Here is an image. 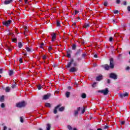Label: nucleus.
<instances>
[{
    "instance_id": "obj_57",
    "label": "nucleus",
    "mask_w": 130,
    "mask_h": 130,
    "mask_svg": "<svg viewBox=\"0 0 130 130\" xmlns=\"http://www.w3.org/2000/svg\"><path fill=\"white\" fill-rule=\"evenodd\" d=\"M129 70H130L129 67H128V66L126 68V71H129Z\"/></svg>"
},
{
    "instance_id": "obj_61",
    "label": "nucleus",
    "mask_w": 130,
    "mask_h": 130,
    "mask_svg": "<svg viewBox=\"0 0 130 130\" xmlns=\"http://www.w3.org/2000/svg\"><path fill=\"white\" fill-rule=\"evenodd\" d=\"M22 53H23V54H24V55L25 56H27V53H25V52H23Z\"/></svg>"
},
{
    "instance_id": "obj_43",
    "label": "nucleus",
    "mask_w": 130,
    "mask_h": 130,
    "mask_svg": "<svg viewBox=\"0 0 130 130\" xmlns=\"http://www.w3.org/2000/svg\"><path fill=\"white\" fill-rule=\"evenodd\" d=\"M1 107H2V108H5V107H6V106L5 105V104L4 103H2V104H1Z\"/></svg>"
},
{
    "instance_id": "obj_31",
    "label": "nucleus",
    "mask_w": 130,
    "mask_h": 130,
    "mask_svg": "<svg viewBox=\"0 0 130 130\" xmlns=\"http://www.w3.org/2000/svg\"><path fill=\"white\" fill-rule=\"evenodd\" d=\"M113 13L115 15H117V14H119V11H118V10H113Z\"/></svg>"
},
{
    "instance_id": "obj_55",
    "label": "nucleus",
    "mask_w": 130,
    "mask_h": 130,
    "mask_svg": "<svg viewBox=\"0 0 130 130\" xmlns=\"http://www.w3.org/2000/svg\"><path fill=\"white\" fill-rule=\"evenodd\" d=\"M43 59H46V56L45 55L43 56Z\"/></svg>"
},
{
    "instance_id": "obj_9",
    "label": "nucleus",
    "mask_w": 130,
    "mask_h": 130,
    "mask_svg": "<svg viewBox=\"0 0 130 130\" xmlns=\"http://www.w3.org/2000/svg\"><path fill=\"white\" fill-rule=\"evenodd\" d=\"M61 106V105L59 104L54 108V111H53V113L54 114H56V113H57V109H58L59 107H60Z\"/></svg>"
},
{
    "instance_id": "obj_10",
    "label": "nucleus",
    "mask_w": 130,
    "mask_h": 130,
    "mask_svg": "<svg viewBox=\"0 0 130 130\" xmlns=\"http://www.w3.org/2000/svg\"><path fill=\"white\" fill-rule=\"evenodd\" d=\"M74 59L72 58L71 59L70 62L67 63V65L66 66V68H71V67H72V64L73 63V62H74Z\"/></svg>"
},
{
    "instance_id": "obj_17",
    "label": "nucleus",
    "mask_w": 130,
    "mask_h": 130,
    "mask_svg": "<svg viewBox=\"0 0 130 130\" xmlns=\"http://www.w3.org/2000/svg\"><path fill=\"white\" fill-rule=\"evenodd\" d=\"M56 39V34H53V35L52 36V41L53 42Z\"/></svg>"
},
{
    "instance_id": "obj_49",
    "label": "nucleus",
    "mask_w": 130,
    "mask_h": 130,
    "mask_svg": "<svg viewBox=\"0 0 130 130\" xmlns=\"http://www.w3.org/2000/svg\"><path fill=\"white\" fill-rule=\"evenodd\" d=\"M112 40H113V38L112 37H110L109 41L112 42Z\"/></svg>"
},
{
    "instance_id": "obj_48",
    "label": "nucleus",
    "mask_w": 130,
    "mask_h": 130,
    "mask_svg": "<svg viewBox=\"0 0 130 130\" xmlns=\"http://www.w3.org/2000/svg\"><path fill=\"white\" fill-rule=\"evenodd\" d=\"M79 13H80V11L75 10V15L76 16V15H77V14H79Z\"/></svg>"
},
{
    "instance_id": "obj_8",
    "label": "nucleus",
    "mask_w": 130,
    "mask_h": 130,
    "mask_svg": "<svg viewBox=\"0 0 130 130\" xmlns=\"http://www.w3.org/2000/svg\"><path fill=\"white\" fill-rule=\"evenodd\" d=\"M51 96V93H48L46 95H44L43 97V100H47V99H49V98Z\"/></svg>"
},
{
    "instance_id": "obj_16",
    "label": "nucleus",
    "mask_w": 130,
    "mask_h": 130,
    "mask_svg": "<svg viewBox=\"0 0 130 130\" xmlns=\"http://www.w3.org/2000/svg\"><path fill=\"white\" fill-rule=\"evenodd\" d=\"M102 79H103L102 75H100V76L96 77V81H101V80H102Z\"/></svg>"
},
{
    "instance_id": "obj_21",
    "label": "nucleus",
    "mask_w": 130,
    "mask_h": 130,
    "mask_svg": "<svg viewBox=\"0 0 130 130\" xmlns=\"http://www.w3.org/2000/svg\"><path fill=\"white\" fill-rule=\"evenodd\" d=\"M75 60H76V61L77 62H80V61H81V60H82V58L80 57H77L76 59Z\"/></svg>"
},
{
    "instance_id": "obj_50",
    "label": "nucleus",
    "mask_w": 130,
    "mask_h": 130,
    "mask_svg": "<svg viewBox=\"0 0 130 130\" xmlns=\"http://www.w3.org/2000/svg\"><path fill=\"white\" fill-rule=\"evenodd\" d=\"M19 62H20V63H23V58H21L19 59Z\"/></svg>"
},
{
    "instance_id": "obj_7",
    "label": "nucleus",
    "mask_w": 130,
    "mask_h": 130,
    "mask_svg": "<svg viewBox=\"0 0 130 130\" xmlns=\"http://www.w3.org/2000/svg\"><path fill=\"white\" fill-rule=\"evenodd\" d=\"M78 69L77 67H72L70 70V73H76L77 71H78Z\"/></svg>"
},
{
    "instance_id": "obj_2",
    "label": "nucleus",
    "mask_w": 130,
    "mask_h": 130,
    "mask_svg": "<svg viewBox=\"0 0 130 130\" xmlns=\"http://www.w3.org/2000/svg\"><path fill=\"white\" fill-rule=\"evenodd\" d=\"M26 105H27V103H26L24 101L16 104V107H18V108H22L23 107H25Z\"/></svg>"
},
{
    "instance_id": "obj_60",
    "label": "nucleus",
    "mask_w": 130,
    "mask_h": 130,
    "mask_svg": "<svg viewBox=\"0 0 130 130\" xmlns=\"http://www.w3.org/2000/svg\"><path fill=\"white\" fill-rule=\"evenodd\" d=\"M123 5H124V6H126V1H124L123 2Z\"/></svg>"
},
{
    "instance_id": "obj_25",
    "label": "nucleus",
    "mask_w": 130,
    "mask_h": 130,
    "mask_svg": "<svg viewBox=\"0 0 130 130\" xmlns=\"http://www.w3.org/2000/svg\"><path fill=\"white\" fill-rule=\"evenodd\" d=\"M14 74V71L13 70H10L9 75L11 77V76H13V74Z\"/></svg>"
},
{
    "instance_id": "obj_11",
    "label": "nucleus",
    "mask_w": 130,
    "mask_h": 130,
    "mask_svg": "<svg viewBox=\"0 0 130 130\" xmlns=\"http://www.w3.org/2000/svg\"><path fill=\"white\" fill-rule=\"evenodd\" d=\"M120 98H123V97H127L128 96V93L125 92V93H121L119 94Z\"/></svg>"
},
{
    "instance_id": "obj_19",
    "label": "nucleus",
    "mask_w": 130,
    "mask_h": 130,
    "mask_svg": "<svg viewBox=\"0 0 130 130\" xmlns=\"http://www.w3.org/2000/svg\"><path fill=\"white\" fill-rule=\"evenodd\" d=\"M5 91L7 93H9L11 91V87L7 86L6 87Z\"/></svg>"
},
{
    "instance_id": "obj_32",
    "label": "nucleus",
    "mask_w": 130,
    "mask_h": 130,
    "mask_svg": "<svg viewBox=\"0 0 130 130\" xmlns=\"http://www.w3.org/2000/svg\"><path fill=\"white\" fill-rule=\"evenodd\" d=\"M23 28L25 30L24 32H28V31H29V29H28V27L27 26H24Z\"/></svg>"
},
{
    "instance_id": "obj_27",
    "label": "nucleus",
    "mask_w": 130,
    "mask_h": 130,
    "mask_svg": "<svg viewBox=\"0 0 130 130\" xmlns=\"http://www.w3.org/2000/svg\"><path fill=\"white\" fill-rule=\"evenodd\" d=\"M18 47L19 48H22L23 47V44H22V42L18 43Z\"/></svg>"
},
{
    "instance_id": "obj_38",
    "label": "nucleus",
    "mask_w": 130,
    "mask_h": 130,
    "mask_svg": "<svg viewBox=\"0 0 130 130\" xmlns=\"http://www.w3.org/2000/svg\"><path fill=\"white\" fill-rule=\"evenodd\" d=\"M85 111H86V109L84 108V107H83V109L82 111V114H84L85 113Z\"/></svg>"
},
{
    "instance_id": "obj_24",
    "label": "nucleus",
    "mask_w": 130,
    "mask_h": 130,
    "mask_svg": "<svg viewBox=\"0 0 130 130\" xmlns=\"http://www.w3.org/2000/svg\"><path fill=\"white\" fill-rule=\"evenodd\" d=\"M51 128V125H50L49 123L47 124V130H50Z\"/></svg>"
},
{
    "instance_id": "obj_41",
    "label": "nucleus",
    "mask_w": 130,
    "mask_h": 130,
    "mask_svg": "<svg viewBox=\"0 0 130 130\" xmlns=\"http://www.w3.org/2000/svg\"><path fill=\"white\" fill-rule=\"evenodd\" d=\"M108 128H109V126L108 125H105L104 127V129H108Z\"/></svg>"
},
{
    "instance_id": "obj_51",
    "label": "nucleus",
    "mask_w": 130,
    "mask_h": 130,
    "mask_svg": "<svg viewBox=\"0 0 130 130\" xmlns=\"http://www.w3.org/2000/svg\"><path fill=\"white\" fill-rule=\"evenodd\" d=\"M116 4H118V5L120 4V0H116Z\"/></svg>"
},
{
    "instance_id": "obj_13",
    "label": "nucleus",
    "mask_w": 130,
    "mask_h": 130,
    "mask_svg": "<svg viewBox=\"0 0 130 130\" xmlns=\"http://www.w3.org/2000/svg\"><path fill=\"white\" fill-rule=\"evenodd\" d=\"M81 110V107H78L77 110L74 111V115L76 116V115H78L79 114V111Z\"/></svg>"
},
{
    "instance_id": "obj_35",
    "label": "nucleus",
    "mask_w": 130,
    "mask_h": 130,
    "mask_svg": "<svg viewBox=\"0 0 130 130\" xmlns=\"http://www.w3.org/2000/svg\"><path fill=\"white\" fill-rule=\"evenodd\" d=\"M67 127L68 128L69 130H72L73 129V127H72V126L70 125H68L67 126Z\"/></svg>"
},
{
    "instance_id": "obj_59",
    "label": "nucleus",
    "mask_w": 130,
    "mask_h": 130,
    "mask_svg": "<svg viewBox=\"0 0 130 130\" xmlns=\"http://www.w3.org/2000/svg\"><path fill=\"white\" fill-rule=\"evenodd\" d=\"M0 74H3V69H0Z\"/></svg>"
},
{
    "instance_id": "obj_18",
    "label": "nucleus",
    "mask_w": 130,
    "mask_h": 130,
    "mask_svg": "<svg viewBox=\"0 0 130 130\" xmlns=\"http://www.w3.org/2000/svg\"><path fill=\"white\" fill-rule=\"evenodd\" d=\"M72 50H76L77 49V45L76 44H73L72 46Z\"/></svg>"
},
{
    "instance_id": "obj_5",
    "label": "nucleus",
    "mask_w": 130,
    "mask_h": 130,
    "mask_svg": "<svg viewBox=\"0 0 130 130\" xmlns=\"http://www.w3.org/2000/svg\"><path fill=\"white\" fill-rule=\"evenodd\" d=\"M109 78L113 79V80H117V75L115 73H112L109 75Z\"/></svg>"
},
{
    "instance_id": "obj_6",
    "label": "nucleus",
    "mask_w": 130,
    "mask_h": 130,
    "mask_svg": "<svg viewBox=\"0 0 130 130\" xmlns=\"http://www.w3.org/2000/svg\"><path fill=\"white\" fill-rule=\"evenodd\" d=\"M12 23L11 20H9L6 21H3V24L4 26H6V27H9L11 25V23Z\"/></svg>"
},
{
    "instance_id": "obj_54",
    "label": "nucleus",
    "mask_w": 130,
    "mask_h": 130,
    "mask_svg": "<svg viewBox=\"0 0 130 130\" xmlns=\"http://www.w3.org/2000/svg\"><path fill=\"white\" fill-rule=\"evenodd\" d=\"M94 57L95 58H97V57H98V55H97V54H95L94 55Z\"/></svg>"
},
{
    "instance_id": "obj_23",
    "label": "nucleus",
    "mask_w": 130,
    "mask_h": 130,
    "mask_svg": "<svg viewBox=\"0 0 130 130\" xmlns=\"http://www.w3.org/2000/svg\"><path fill=\"white\" fill-rule=\"evenodd\" d=\"M58 111L62 112L63 110H64V107H61L58 108Z\"/></svg>"
},
{
    "instance_id": "obj_36",
    "label": "nucleus",
    "mask_w": 130,
    "mask_h": 130,
    "mask_svg": "<svg viewBox=\"0 0 130 130\" xmlns=\"http://www.w3.org/2000/svg\"><path fill=\"white\" fill-rule=\"evenodd\" d=\"M43 46H44V43H41L40 46V48L43 49Z\"/></svg>"
},
{
    "instance_id": "obj_62",
    "label": "nucleus",
    "mask_w": 130,
    "mask_h": 130,
    "mask_svg": "<svg viewBox=\"0 0 130 130\" xmlns=\"http://www.w3.org/2000/svg\"><path fill=\"white\" fill-rule=\"evenodd\" d=\"M8 51H9V52H11V51H12V49L11 48H8Z\"/></svg>"
},
{
    "instance_id": "obj_12",
    "label": "nucleus",
    "mask_w": 130,
    "mask_h": 130,
    "mask_svg": "<svg viewBox=\"0 0 130 130\" xmlns=\"http://www.w3.org/2000/svg\"><path fill=\"white\" fill-rule=\"evenodd\" d=\"M13 0H6L4 1V5H10L13 3Z\"/></svg>"
},
{
    "instance_id": "obj_44",
    "label": "nucleus",
    "mask_w": 130,
    "mask_h": 130,
    "mask_svg": "<svg viewBox=\"0 0 130 130\" xmlns=\"http://www.w3.org/2000/svg\"><path fill=\"white\" fill-rule=\"evenodd\" d=\"M67 52V53H73V51H72V50H68Z\"/></svg>"
},
{
    "instance_id": "obj_42",
    "label": "nucleus",
    "mask_w": 130,
    "mask_h": 130,
    "mask_svg": "<svg viewBox=\"0 0 130 130\" xmlns=\"http://www.w3.org/2000/svg\"><path fill=\"white\" fill-rule=\"evenodd\" d=\"M67 57H69V58H71V57H72V55L70 53H67Z\"/></svg>"
},
{
    "instance_id": "obj_29",
    "label": "nucleus",
    "mask_w": 130,
    "mask_h": 130,
    "mask_svg": "<svg viewBox=\"0 0 130 130\" xmlns=\"http://www.w3.org/2000/svg\"><path fill=\"white\" fill-rule=\"evenodd\" d=\"M11 87L12 88V89H15V88H17V83H16V82H15V84H13L12 85Z\"/></svg>"
},
{
    "instance_id": "obj_47",
    "label": "nucleus",
    "mask_w": 130,
    "mask_h": 130,
    "mask_svg": "<svg viewBox=\"0 0 130 130\" xmlns=\"http://www.w3.org/2000/svg\"><path fill=\"white\" fill-rule=\"evenodd\" d=\"M82 57H86L87 56V54L86 53H83L82 54Z\"/></svg>"
},
{
    "instance_id": "obj_22",
    "label": "nucleus",
    "mask_w": 130,
    "mask_h": 130,
    "mask_svg": "<svg viewBox=\"0 0 130 130\" xmlns=\"http://www.w3.org/2000/svg\"><path fill=\"white\" fill-rule=\"evenodd\" d=\"M45 106L46 107L50 108V107H51V105L50 104V103H46L45 104Z\"/></svg>"
},
{
    "instance_id": "obj_28",
    "label": "nucleus",
    "mask_w": 130,
    "mask_h": 130,
    "mask_svg": "<svg viewBox=\"0 0 130 130\" xmlns=\"http://www.w3.org/2000/svg\"><path fill=\"white\" fill-rule=\"evenodd\" d=\"M70 95H71V92L69 91L66 92V96L67 98H69V97H70Z\"/></svg>"
},
{
    "instance_id": "obj_37",
    "label": "nucleus",
    "mask_w": 130,
    "mask_h": 130,
    "mask_svg": "<svg viewBox=\"0 0 130 130\" xmlns=\"http://www.w3.org/2000/svg\"><path fill=\"white\" fill-rule=\"evenodd\" d=\"M108 5V2H107V1H106L104 3V6H105V7H107Z\"/></svg>"
},
{
    "instance_id": "obj_1",
    "label": "nucleus",
    "mask_w": 130,
    "mask_h": 130,
    "mask_svg": "<svg viewBox=\"0 0 130 130\" xmlns=\"http://www.w3.org/2000/svg\"><path fill=\"white\" fill-rule=\"evenodd\" d=\"M103 68L105 71H109V69H114V60L113 58L110 59V66L108 64H105L103 66Z\"/></svg>"
},
{
    "instance_id": "obj_56",
    "label": "nucleus",
    "mask_w": 130,
    "mask_h": 130,
    "mask_svg": "<svg viewBox=\"0 0 130 130\" xmlns=\"http://www.w3.org/2000/svg\"><path fill=\"white\" fill-rule=\"evenodd\" d=\"M7 129H8V127L6 126H4L3 130H7Z\"/></svg>"
},
{
    "instance_id": "obj_14",
    "label": "nucleus",
    "mask_w": 130,
    "mask_h": 130,
    "mask_svg": "<svg viewBox=\"0 0 130 130\" xmlns=\"http://www.w3.org/2000/svg\"><path fill=\"white\" fill-rule=\"evenodd\" d=\"M90 27V22L85 23L83 25V28H85L86 29H88Z\"/></svg>"
},
{
    "instance_id": "obj_4",
    "label": "nucleus",
    "mask_w": 130,
    "mask_h": 130,
    "mask_svg": "<svg viewBox=\"0 0 130 130\" xmlns=\"http://www.w3.org/2000/svg\"><path fill=\"white\" fill-rule=\"evenodd\" d=\"M81 54H83V50L81 49H77L75 53L74 54L75 56H80Z\"/></svg>"
},
{
    "instance_id": "obj_58",
    "label": "nucleus",
    "mask_w": 130,
    "mask_h": 130,
    "mask_svg": "<svg viewBox=\"0 0 130 130\" xmlns=\"http://www.w3.org/2000/svg\"><path fill=\"white\" fill-rule=\"evenodd\" d=\"M52 49V47L51 46H50L49 48H48V50L49 51H50Z\"/></svg>"
},
{
    "instance_id": "obj_46",
    "label": "nucleus",
    "mask_w": 130,
    "mask_h": 130,
    "mask_svg": "<svg viewBox=\"0 0 130 130\" xmlns=\"http://www.w3.org/2000/svg\"><path fill=\"white\" fill-rule=\"evenodd\" d=\"M107 84H110V83H111L110 79H107Z\"/></svg>"
},
{
    "instance_id": "obj_52",
    "label": "nucleus",
    "mask_w": 130,
    "mask_h": 130,
    "mask_svg": "<svg viewBox=\"0 0 130 130\" xmlns=\"http://www.w3.org/2000/svg\"><path fill=\"white\" fill-rule=\"evenodd\" d=\"M124 123H125V121H121V124L123 125V124H124Z\"/></svg>"
},
{
    "instance_id": "obj_34",
    "label": "nucleus",
    "mask_w": 130,
    "mask_h": 130,
    "mask_svg": "<svg viewBox=\"0 0 130 130\" xmlns=\"http://www.w3.org/2000/svg\"><path fill=\"white\" fill-rule=\"evenodd\" d=\"M12 41L13 42H15V43H17V38L12 39Z\"/></svg>"
},
{
    "instance_id": "obj_20",
    "label": "nucleus",
    "mask_w": 130,
    "mask_h": 130,
    "mask_svg": "<svg viewBox=\"0 0 130 130\" xmlns=\"http://www.w3.org/2000/svg\"><path fill=\"white\" fill-rule=\"evenodd\" d=\"M5 100V95H2L0 96V102H4Z\"/></svg>"
},
{
    "instance_id": "obj_33",
    "label": "nucleus",
    "mask_w": 130,
    "mask_h": 130,
    "mask_svg": "<svg viewBox=\"0 0 130 130\" xmlns=\"http://www.w3.org/2000/svg\"><path fill=\"white\" fill-rule=\"evenodd\" d=\"M37 88L39 90H41V89H42V86H41V85L39 84L37 86Z\"/></svg>"
},
{
    "instance_id": "obj_64",
    "label": "nucleus",
    "mask_w": 130,
    "mask_h": 130,
    "mask_svg": "<svg viewBox=\"0 0 130 130\" xmlns=\"http://www.w3.org/2000/svg\"><path fill=\"white\" fill-rule=\"evenodd\" d=\"M68 88L69 89V90H71V89H72V87L68 86Z\"/></svg>"
},
{
    "instance_id": "obj_15",
    "label": "nucleus",
    "mask_w": 130,
    "mask_h": 130,
    "mask_svg": "<svg viewBox=\"0 0 130 130\" xmlns=\"http://www.w3.org/2000/svg\"><path fill=\"white\" fill-rule=\"evenodd\" d=\"M25 49H26V51H27V52H30V53L32 52L34 50L33 49H32L31 48H30L28 47H26L25 48Z\"/></svg>"
},
{
    "instance_id": "obj_63",
    "label": "nucleus",
    "mask_w": 130,
    "mask_h": 130,
    "mask_svg": "<svg viewBox=\"0 0 130 130\" xmlns=\"http://www.w3.org/2000/svg\"><path fill=\"white\" fill-rule=\"evenodd\" d=\"M25 4H28V0H24Z\"/></svg>"
},
{
    "instance_id": "obj_45",
    "label": "nucleus",
    "mask_w": 130,
    "mask_h": 130,
    "mask_svg": "<svg viewBox=\"0 0 130 130\" xmlns=\"http://www.w3.org/2000/svg\"><path fill=\"white\" fill-rule=\"evenodd\" d=\"M20 121H21L22 123L24 122V119H23V117H20Z\"/></svg>"
},
{
    "instance_id": "obj_26",
    "label": "nucleus",
    "mask_w": 130,
    "mask_h": 130,
    "mask_svg": "<svg viewBox=\"0 0 130 130\" xmlns=\"http://www.w3.org/2000/svg\"><path fill=\"white\" fill-rule=\"evenodd\" d=\"M81 97L83 99H85V98H87V94H86V93H82L81 95Z\"/></svg>"
},
{
    "instance_id": "obj_53",
    "label": "nucleus",
    "mask_w": 130,
    "mask_h": 130,
    "mask_svg": "<svg viewBox=\"0 0 130 130\" xmlns=\"http://www.w3.org/2000/svg\"><path fill=\"white\" fill-rule=\"evenodd\" d=\"M127 10L128 12H130V6L127 7Z\"/></svg>"
},
{
    "instance_id": "obj_30",
    "label": "nucleus",
    "mask_w": 130,
    "mask_h": 130,
    "mask_svg": "<svg viewBox=\"0 0 130 130\" xmlns=\"http://www.w3.org/2000/svg\"><path fill=\"white\" fill-rule=\"evenodd\" d=\"M78 66H79V63H78V62H73V67L76 68V67H78Z\"/></svg>"
},
{
    "instance_id": "obj_39",
    "label": "nucleus",
    "mask_w": 130,
    "mask_h": 130,
    "mask_svg": "<svg viewBox=\"0 0 130 130\" xmlns=\"http://www.w3.org/2000/svg\"><path fill=\"white\" fill-rule=\"evenodd\" d=\"M56 25L57 27H60V23L58 21H57Z\"/></svg>"
},
{
    "instance_id": "obj_40",
    "label": "nucleus",
    "mask_w": 130,
    "mask_h": 130,
    "mask_svg": "<svg viewBox=\"0 0 130 130\" xmlns=\"http://www.w3.org/2000/svg\"><path fill=\"white\" fill-rule=\"evenodd\" d=\"M97 83L96 82H94L93 83V84L92 85V87L93 88H95V87H96V85Z\"/></svg>"
},
{
    "instance_id": "obj_3",
    "label": "nucleus",
    "mask_w": 130,
    "mask_h": 130,
    "mask_svg": "<svg viewBox=\"0 0 130 130\" xmlns=\"http://www.w3.org/2000/svg\"><path fill=\"white\" fill-rule=\"evenodd\" d=\"M98 93H102V94H103V95L106 96V95H108V93H109V90H108V88H106L105 89L99 90Z\"/></svg>"
}]
</instances>
